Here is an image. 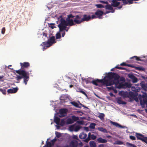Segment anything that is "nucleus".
<instances>
[{"label": "nucleus", "mask_w": 147, "mask_h": 147, "mask_svg": "<svg viewBox=\"0 0 147 147\" xmlns=\"http://www.w3.org/2000/svg\"><path fill=\"white\" fill-rule=\"evenodd\" d=\"M136 68L139 70L143 71L145 70L144 69V68L140 67H136Z\"/></svg>", "instance_id": "nucleus-44"}, {"label": "nucleus", "mask_w": 147, "mask_h": 147, "mask_svg": "<svg viewBox=\"0 0 147 147\" xmlns=\"http://www.w3.org/2000/svg\"><path fill=\"white\" fill-rule=\"evenodd\" d=\"M116 100L117 102L119 104L125 105L126 104L125 102L121 100L120 97L116 98Z\"/></svg>", "instance_id": "nucleus-19"}, {"label": "nucleus", "mask_w": 147, "mask_h": 147, "mask_svg": "<svg viewBox=\"0 0 147 147\" xmlns=\"http://www.w3.org/2000/svg\"><path fill=\"white\" fill-rule=\"evenodd\" d=\"M129 138L132 140H136V138L135 137L133 136H130Z\"/></svg>", "instance_id": "nucleus-50"}, {"label": "nucleus", "mask_w": 147, "mask_h": 147, "mask_svg": "<svg viewBox=\"0 0 147 147\" xmlns=\"http://www.w3.org/2000/svg\"><path fill=\"white\" fill-rule=\"evenodd\" d=\"M87 134L84 132H82L81 133L79 136V137L81 139H85L87 137Z\"/></svg>", "instance_id": "nucleus-22"}, {"label": "nucleus", "mask_w": 147, "mask_h": 147, "mask_svg": "<svg viewBox=\"0 0 147 147\" xmlns=\"http://www.w3.org/2000/svg\"><path fill=\"white\" fill-rule=\"evenodd\" d=\"M129 144L131 146H132L133 147H137V146H136L133 144Z\"/></svg>", "instance_id": "nucleus-64"}, {"label": "nucleus", "mask_w": 147, "mask_h": 147, "mask_svg": "<svg viewBox=\"0 0 147 147\" xmlns=\"http://www.w3.org/2000/svg\"><path fill=\"white\" fill-rule=\"evenodd\" d=\"M97 129L99 131L103 132L104 133H106L107 132V130L102 127H98Z\"/></svg>", "instance_id": "nucleus-29"}, {"label": "nucleus", "mask_w": 147, "mask_h": 147, "mask_svg": "<svg viewBox=\"0 0 147 147\" xmlns=\"http://www.w3.org/2000/svg\"><path fill=\"white\" fill-rule=\"evenodd\" d=\"M91 133H89L88 134V137L84 140L85 142L87 143L90 140V137L91 136Z\"/></svg>", "instance_id": "nucleus-28"}, {"label": "nucleus", "mask_w": 147, "mask_h": 147, "mask_svg": "<svg viewBox=\"0 0 147 147\" xmlns=\"http://www.w3.org/2000/svg\"><path fill=\"white\" fill-rule=\"evenodd\" d=\"M139 99L140 100V103L142 105H144V104L147 102V95L146 93H143L142 96L140 94L139 96Z\"/></svg>", "instance_id": "nucleus-6"}, {"label": "nucleus", "mask_w": 147, "mask_h": 147, "mask_svg": "<svg viewBox=\"0 0 147 147\" xmlns=\"http://www.w3.org/2000/svg\"><path fill=\"white\" fill-rule=\"evenodd\" d=\"M80 18L79 15L73 16L72 14L67 15L66 18L67 26H71L76 24H79L78 19Z\"/></svg>", "instance_id": "nucleus-3"}, {"label": "nucleus", "mask_w": 147, "mask_h": 147, "mask_svg": "<svg viewBox=\"0 0 147 147\" xmlns=\"http://www.w3.org/2000/svg\"><path fill=\"white\" fill-rule=\"evenodd\" d=\"M55 37L54 36L51 37L48 40L49 43V45L48 46H47L46 47L48 48L50 47L54 43L56 42H55Z\"/></svg>", "instance_id": "nucleus-10"}, {"label": "nucleus", "mask_w": 147, "mask_h": 147, "mask_svg": "<svg viewBox=\"0 0 147 147\" xmlns=\"http://www.w3.org/2000/svg\"><path fill=\"white\" fill-rule=\"evenodd\" d=\"M105 9H108L110 10H111V11L112 13H114L115 10H113V8L111 5H110L109 4L108 5H107L105 6Z\"/></svg>", "instance_id": "nucleus-20"}, {"label": "nucleus", "mask_w": 147, "mask_h": 147, "mask_svg": "<svg viewBox=\"0 0 147 147\" xmlns=\"http://www.w3.org/2000/svg\"><path fill=\"white\" fill-rule=\"evenodd\" d=\"M15 71L16 73L19 74L20 75L17 76V80H19L23 78L24 83L25 84V85H26L27 82L29 79V73L24 70L21 69L16 70Z\"/></svg>", "instance_id": "nucleus-2"}, {"label": "nucleus", "mask_w": 147, "mask_h": 147, "mask_svg": "<svg viewBox=\"0 0 147 147\" xmlns=\"http://www.w3.org/2000/svg\"><path fill=\"white\" fill-rule=\"evenodd\" d=\"M80 106H81V107H84L86 108H87V109L88 108L87 107H86L85 105H83L82 104H81L80 103Z\"/></svg>", "instance_id": "nucleus-60"}, {"label": "nucleus", "mask_w": 147, "mask_h": 147, "mask_svg": "<svg viewBox=\"0 0 147 147\" xmlns=\"http://www.w3.org/2000/svg\"><path fill=\"white\" fill-rule=\"evenodd\" d=\"M118 84H117L116 85L115 84V87H116V88H121L122 86L123 85V84H122L121 83L119 84V85Z\"/></svg>", "instance_id": "nucleus-36"}, {"label": "nucleus", "mask_w": 147, "mask_h": 147, "mask_svg": "<svg viewBox=\"0 0 147 147\" xmlns=\"http://www.w3.org/2000/svg\"><path fill=\"white\" fill-rule=\"evenodd\" d=\"M140 85L142 87L143 90L145 91H147V84H145V82L144 81H142L140 83Z\"/></svg>", "instance_id": "nucleus-16"}, {"label": "nucleus", "mask_w": 147, "mask_h": 147, "mask_svg": "<svg viewBox=\"0 0 147 147\" xmlns=\"http://www.w3.org/2000/svg\"><path fill=\"white\" fill-rule=\"evenodd\" d=\"M100 2L102 3H105V4H108V3L107 1H101Z\"/></svg>", "instance_id": "nucleus-61"}, {"label": "nucleus", "mask_w": 147, "mask_h": 147, "mask_svg": "<svg viewBox=\"0 0 147 147\" xmlns=\"http://www.w3.org/2000/svg\"><path fill=\"white\" fill-rule=\"evenodd\" d=\"M104 12L100 10H97L95 13V14L97 16V18L100 19L101 16L103 15Z\"/></svg>", "instance_id": "nucleus-13"}, {"label": "nucleus", "mask_w": 147, "mask_h": 147, "mask_svg": "<svg viewBox=\"0 0 147 147\" xmlns=\"http://www.w3.org/2000/svg\"><path fill=\"white\" fill-rule=\"evenodd\" d=\"M107 77L110 80L107 79V76H105L101 79H97L93 80L92 82L93 84L97 86L102 87L103 86H107L119 84L120 76L117 74L113 72L109 73L108 74Z\"/></svg>", "instance_id": "nucleus-1"}, {"label": "nucleus", "mask_w": 147, "mask_h": 147, "mask_svg": "<svg viewBox=\"0 0 147 147\" xmlns=\"http://www.w3.org/2000/svg\"><path fill=\"white\" fill-rule=\"evenodd\" d=\"M61 124L60 125H63L64 124L65 121L63 120H61Z\"/></svg>", "instance_id": "nucleus-59"}, {"label": "nucleus", "mask_w": 147, "mask_h": 147, "mask_svg": "<svg viewBox=\"0 0 147 147\" xmlns=\"http://www.w3.org/2000/svg\"><path fill=\"white\" fill-rule=\"evenodd\" d=\"M79 16L80 17V18L78 19L79 24L84 21H88L91 19V17L90 15H88L86 14L82 15V18H81V16L79 15Z\"/></svg>", "instance_id": "nucleus-5"}, {"label": "nucleus", "mask_w": 147, "mask_h": 147, "mask_svg": "<svg viewBox=\"0 0 147 147\" xmlns=\"http://www.w3.org/2000/svg\"><path fill=\"white\" fill-rule=\"evenodd\" d=\"M90 147H96V146L95 142L93 141H91L89 142Z\"/></svg>", "instance_id": "nucleus-26"}, {"label": "nucleus", "mask_w": 147, "mask_h": 147, "mask_svg": "<svg viewBox=\"0 0 147 147\" xmlns=\"http://www.w3.org/2000/svg\"><path fill=\"white\" fill-rule=\"evenodd\" d=\"M96 18H97V16L96 15L95 16L94 15H92L91 17V18H92V19Z\"/></svg>", "instance_id": "nucleus-56"}, {"label": "nucleus", "mask_w": 147, "mask_h": 147, "mask_svg": "<svg viewBox=\"0 0 147 147\" xmlns=\"http://www.w3.org/2000/svg\"><path fill=\"white\" fill-rule=\"evenodd\" d=\"M115 68L117 69H119L121 70H126V69L125 68L121 67H118L117 66H116L115 67Z\"/></svg>", "instance_id": "nucleus-45"}, {"label": "nucleus", "mask_w": 147, "mask_h": 147, "mask_svg": "<svg viewBox=\"0 0 147 147\" xmlns=\"http://www.w3.org/2000/svg\"><path fill=\"white\" fill-rule=\"evenodd\" d=\"M82 127L80 125H77L76 126L75 125L74 131L76 132L78 131Z\"/></svg>", "instance_id": "nucleus-30"}, {"label": "nucleus", "mask_w": 147, "mask_h": 147, "mask_svg": "<svg viewBox=\"0 0 147 147\" xmlns=\"http://www.w3.org/2000/svg\"><path fill=\"white\" fill-rule=\"evenodd\" d=\"M72 138L76 139L77 140L80 141V140L78 138V137L77 135H73L72 136Z\"/></svg>", "instance_id": "nucleus-43"}, {"label": "nucleus", "mask_w": 147, "mask_h": 147, "mask_svg": "<svg viewBox=\"0 0 147 147\" xmlns=\"http://www.w3.org/2000/svg\"><path fill=\"white\" fill-rule=\"evenodd\" d=\"M96 6L97 7V8H104V6L103 5L101 4H97L96 5Z\"/></svg>", "instance_id": "nucleus-37"}, {"label": "nucleus", "mask_w": 147, "mask_h": 147, "mask_svg": "<svg viewBox=\"0 0 147 147\" xmlns=\"http://www.w3.org/2000/svg\"><path fill=\"white\" fill-rule=\"evenodd\" d=\"M126 66H127L128 67H134V66L133 65H131L130 64H127Z\"/></svg>", "instance_id": "nucleus-58"}, {"label": "nucleus", "mask_w": 147, "mask_h": 147, "mask_svg": "<svg viewBox=\"0 0 147 147\" xmlns=\"http://www.w3.org/2000/svg\"><path fill=\"white\" fill-rule=\"evenodd\" d=\"M109 95L111 97L115 96V95H114V94L111 92L109 93Z\"/></svg>", "instance_id": "nucleus-62"}, {"label": "nucleus", "mask_w": 147, "mask_h": 147, "mask_svg": "<svg viewBox=\"0 0 147 147\" xmlns=\"http://www.w3.org/2000/svg\"><path fill=\"white\" fill-rule=\"evenodd\" d=\"M111 1L113 3L111 4V5L114 7H117L120 4L119 2H117V1H116V0H113Z\"/></svg>", "instance_id": "nucleus-18"}, {"label": "nucleus", "mask_w": 147, "mask_h": 147, "mask_svg": "<svg viewBox=\"0 0 147 147\" xmlns=\"http://www.w3.org/2000/svg\"><path fill=\"white\" fill-rule=\"evenodd\" d=\"M122 1H123V3L124 5H126L128 3V2L127 0H123Z\"/></svg>", "instance_id": "nucleus-52"}, {"label": "nucleus", "mask_w": 147, "mask_h": 147, "mask_svg": "<svg viewBox=\"0 0 147 147\" xmlns=\"http://www.w3.org/2000/svg\"><path fill=\"white\" fill-rule=\"evenodd\" d=\"M0 91L2 92L4 94H5L6 93V92L5 89L2 88H0Z\"/></svg>", "instance_id": "nucleus-38"}, {"label": "nucleus", "mask_w": 147, "mask_h": 147, "mask_svg": "<svg viewBox=\"0 0 147 147\" xmlns=\"http://www.w3.org/2000/svg\"><path fill=\"white\" fill-rule=\"evenodd\" d=\"M128 77L131 79L132 82L134 83H135L137 82L138 79L133 74H129L128 75Z\"/></svg>", "instance_id": "nucleus-11"}, {"label": "nucleus", "mask_w": 147, "mask_h": 147, "mask_svg": "<svg viewBox=\"0 0 147 147\" xmlns=\"http://www.w3.org/2000/svg\"><path fill=\"white\" fill-rule=\"evenodd\" d=\"M20 64L21 68L22 69L25 68H27L30 66V64L28 62H25L23 63H20Z\"/></svg>", "instance_id": "nucleus-14"}, {"label": "nucleus", "mask_w": 147, "mask_h": 147, "mask_svg": "<svg viewBox=\"0 0 147 147\" xmlns=\"http://www.w3.org/2000/svg\"><path fill=\"white\" fill-rule=\"evenodd\" d=\"M75 124L72 125L70 126L69 127V128L71 130H74V128H75Z\"/></svg>", "instance_id": "nucleus-40"}, {"label": "nucleus", "mask_w": 147, "mask_h": 147, "mask_svg": "<svg viewBox=\"0 0 147 147\" xmlns=\"http://www.w3.org/2000/svg\"><path fill=\"white\" fill-rule=\"evenodd\" d=\"M78 142L77 140H73L70 143L69 147H77L78 146Z\"/></svg>", "instance_id": "nucleus-12"}, {"label": "nucleus", "mask_w": 147, "mask_h": 147, "mask_svg": "<svg viewBox=\"0 0 147 147\" xmlns=\"http://www.w3.org/2000/svg\"><path fill=\"white\" fill-rule=\"evenodd\" d=\"M96 125V124L95 123H91L89 125V127L91 129H94L95 128V126Z\"/></svg>", "instance_id": "nucleus-32"}, {"label": "nucleus", "mask_w": 147, "mask_h": 147, "mask_svg": "<svg viewBox=\"0 0 147 147\" xmlns=\"http://www.w3.org/2000/svg\"><path fill=\"white\" fill-rule=\"evenodd\" d=\"M105 114L103 113H100L98 117L101 119H103L104 117H105Z\"/></svg>", "instance_id": "nucleus-35"}, {"label": "nucleus", "mask_w": 147, "mask_h": 147, "mask_svg": "<svg viewBox=\"0 0 147 147\" xmlns=\"http://www.w3.org/2000/svg\"><path fill=\"white\" fill-rule=\"evenodd\" d=\"M71 104L75 107L77 108H81V107L80 106V104H79L77 102L75 101H73L71 102Z\"/></svg>", "instance_id": "nucleus-24"}, {"label": "nucleus", "mask_w": 147, "mask_h": 147, "mask_svg": "<svg viewBox=\"0 0 147 147\" xmlns=\"http://www.w3.org/2000/svg\"><path fill=\"white\" fill-rule=\"evenodd\" d=\"M18 89L17 87L9 89L7 90V92L9 93H15L17 92Z\"/></svg>", "instance_id": "nucleus-15"}, {"label": "nucleus", "mask_w": 147, "mask_h": 147, "mask_svg": "<svg viewBox=\"0 0 147 147\" xmlns=\"http://www.w3.org/2000/svg\"><path fill=\"white\" fill-rule=\"evenodd\" d=\"M56 39H60L61 37L60 33L59 32H58L56 34Z\"/></svg>", "instance_id": "nucleus-33"}, {"label": "nucleus", "mask_w": 147, "mask_h": 147, "mask_svg": "<svg viewBox=\"0 0 147 147\" xmlns=\"http://www.w3.org/2000/svg\"><path fill=\"white\" fill-rule=\"evenodd\" d=\"M115 144H119V145H121L123 144V143L121 141L119 140H118L116 141L115 143Z\"/></svg>", "instance_id": "nucleus-39"}, {"label": "nucleus", "mask_w": 147, "mask_h": 147, "mask_svg": "<svg viewBox=\"0 0 147 147\" xmlns=\"http://www.w3.org/2000/svg\"><path fill=\"white\" fill-rule=\"evenodd\" d=\"M127 64L123 62L121 63L120 65L121 66H127Z\"/></svg>", "instance_id": "nucleus-54"}, {"label": "nucleus", "mask_w": 147, "mask_h": 147, "mask_svg": "<svg viewBox=\"0 0 147 147\" xmlns=\"http://www.w3.org/2000/svg\"><path fill=\"white\" fill-rule=\"evenodd\" d=\"M67 111L68 110L67 109H61L59 110V115L58 116L60 117H65L67 115Z\"/></svg>", "instance_id": "nucleus-9"}, {"label": "nucleus", "mask_w": 147, "mask_h": 147, "mask_svg": "<svg viewBox=\"0 0 147 147\" xmlns=\"http://www.w3.org/2000/svg\"><path fill=\"white\" fill-rule=\"evenodd\" d=\"M129 4H131L133 3V0H127Z\"/></svg>", "instance_id": "nucleus-51"}, {"label": "nucleus", "mask_w": 147, "mask_h": 147, "mask_svg": "<svg viewBox=\"0 0 147 147\" xmlns=\"http://www.w3.org/2000/svg\"><path fill=\"white\" fill-rule=\"evenodd\" d=\"M97 141L99 143H106L107 142V140L101 137H99L97 139Z\"/></svg>", "instance_id": "nucleus-17"}, {"label": "nucleus", "mask_w": 147, "mask_h": 147, "mask_svg": "<svg viewBox=\"0 0 147 147\" xmlns=\"http://www.w3.org/2000/svg\"><path fill=\"white\" fill-rule=\"evenodd\" d=\"M125 85L128 88H130L131 86V84H128V83H125Z\"/></svg>", "instance_id": "nucleus-47"}, {"label": "nucleus", "mask_w": 147, "mask_h": 147, "mask_svg": "<svg viewBox=\"0 0 147 147\" xmlns=\"http://www.w3.org/2000/svg\"><path fill=\"white\" fill-rule=\"evenodd\" d=\"M96 138V136L94 134H92L90 137V139H92L93 140H95Z\"/></svg>", "instance_id": "nucleus-42"}, {"label": "nucleus", "mask_w": 147, "mask_h": 147, "mask_svg": "<svg viewBox=\"0 0 147 147\" xmlns=\"http://www.w3.org/2000/svg\"><path fill=\"white\" fill-rule=\"evenodd\" d=\"M5 28H3L2 29V31H1V33L2 34H4L5 32Z\"/></svg>", "instance_id": "nucleus-55"}, {"label": "nucleus", "mask_w": 147, "mask_h": 147, "mask_svg": "<svg viewBox=\"0 0 147 147\" xmlns=\"http://www.w3.org/2000/svg\"><path fill=\"white\" fill-rule=\"evenodd\" d=\"M84 80L85 81L86 83L87 84L88 83H92L93 84V83H92V81H93V80H93L92 82H91L90 81V80L89 79H84Z\"/></svg>", "instance_id": "nucleus-41"}, {"label": "nucleus", "mask_w": 147, "mask_h": 147, "mask_svg": "<svg viewBox=\"0 0 147 147\" xmlns=\"http://www.w3.org/2000/svg\"><path fill=\"white\" fill-rule=\"evenodd\" d=\"M56 136L58 138H59L61 136V134L59 132H57L56 133Z\"/></svg>", "instance_id": "nucleus-49"}, {"label": "nucleus", "mask_w": 147, "mask_h": 147, "mask_svg": "<svg viewBox=\"0 0 147 147\" xmlns=\"http://www.w3.org/2000/svg\"><path fill=\"white\" fill-rule=\"evenodd\" d=\"M71 119L70 118H68L66 121V123L67 124H70L74 123L75 121H78L79 119V117H76L74 115L71 116Z\"/></svg>", "instance_id": "nucleus-7"}, {"label": "nucleus", "mask_w": 147, "mask_h": 147, "mask_svg": "<svg viewBox=\"0 0 147 147\" xmlns=\"http://www.w3.org/2000/svg\"><path fill=\"white\" fill-rule=\"evenodd\" d=\"M107 88L108 90H113L115 93L117 92V91L116 89V87L113 86H111L110 87H107Z\"/></svg>", "instance_id": "nucleus-27"}, {"label": "nucleus", "mask_w": 147, "mask_h": 147, "mask_svg": "<svg viewBox=\"0 0 147 147\" xmlns=\"http://www.w3.org/2000/svg\"><path fill=\"white\" fill-rule=\"evenodd\" d=\"M110 122L113 125L115 126L116 127H119L121 128H123L124 127L123 126L117 123L113 122L111 120H110Z\"/></svg>", "instance_id": "nucleus-21"}, {"label": "nucleus", "mask_w": 147, "mask_h": 147, "mask_svg": "<svg viewBox=\"0 0 147 147\" xmlns=\"http://www.w3.org/2000/svg\"><path fill=\"white\" fill-rule=\"evenodd\" d=\"M46 144H47V146L48 147H51V144L50 142H47V141L46 142Z\"/></svg>", "instance_id": "nucleus-48"}, {"label": "nucleus", "mask_w": 147, "mask_h": 147, "mask_svg": "<svg viewBox=\"0 0 147 147\" xmlns=\"http://www.w3.org/2000/svg\"><path fill=\"white\" fill-rule=\"evenodd\" d=\"M42 35L44 36H45V37L47 36V34L46 33H45V32H43L42 33Z\"/></svg>", "instance_id": "nucleus-63"}, {"label": "nucleus", "mask_w": 147, "mask_h": 147, "mask_svg": "<svg viewBox=\"0 0 147 147\" xmlns=\"http://www.w3.org/2000/svg\"><path fill=\"white\" fill-rule=\"evenodd\" d=\"M135 59L136 61H141V60L140 59V58L137 56H134L130 58V59Z\"/></svg>", "instance_id": "nucleus-34"}, {"label": "nucleus", "mask_w": 147, "mask_h": 147, "mask_svg": "<svg viewBox=\"0 0 147 147\" xmlns=\"http://www.w3.org/2000/svg\"><path fill=\"white\" fill-rule=\"evenodd\" d=\"M131 89L132 91H135V92H139L140 90V88L139 87L135 88V87H132Z\"/></svg>", "instance_id": "nucleus-31"}, {"label": "nucleus", "mask_w": 147, "mask_h": 147, "mask_svg": "<svg viewBox=\"0 0 147 147\" xmlns=\"http://www.w3.org/2000/svg\"><path fill=\"white\" fill-rule=\"evenodd\" d=\"M136 136L138 140H140L147 144V137L139 133H136Z\"/></svg>", "instance_id": "nucleus-8"}, {"label": "nucleus", "mask_w": 147, "mask_h": 147, "mask_svg": "<svg viewBox=\"0 0 147 147\" xmlns=\"http://www.w3.org/2000/svg\"><path fill=\"white\" fill-rule=\"evenodd\" d=\"M58 19H60V23L58 25V27L59 29L60 32L63 31V30L65 29V26H67V20L62 18V16H61L59 17Z\"/></svg>", "instance_id": "nucleus-4"}, {"label": "nucleus", "mask_w": 147, "mask_h": 147, "mask_svg": "<svg viewBox=\"0 0 147 147\" xmlns=\"http://www.w3.org/2000/svg\"><path fill=\"white\" fill-rule=\"evenodd\" d=\"M56 140H57V139L56 138H55V139L52 140L51 141V142L53 144L56 141Z\"/></svg>", "instance_id": "nucleus-53"}, {"label": "nucleus", "mask_w": 147, "mask_h": 147, "mask_svg": "<svg viewBox=\"0 0 147 147\" xmlns=\"http://www.w3.org/2000/svg\"><path fill=\"white\" fill-rule=\"evenodd\" d=\"M76 91L78 92L81 93L86 96H87V95L84 91V89L80 88H78L77 89Z\"/></svg>", "instance_id": "nucleus-23"}, {"label": "nucleus", "mask_w": 147, "mask_h": 147, "mask_svg": "<svg viewBox=\"0 0 147 147\" xmlns=\"http://www.w3.org/2000/svg\"><path fill=\"white\" fill-rule=\"evenodd\" d=\"M42 44L44 45H46V47L47 46H48L49 45V43L48 41L47 42H42Z\"/></svg>", "instance_id": "nucleus-46"}, {"label": "nucleus", "mask_w": 147, "mask_h": 147, "mask_svg": "<svg viewBox=\"0 0 147 147\" xmlns=\"http://www.w3.org/2000/svg\"><path fill=\"white\" fill-rule=\"evenodd\" d=\"M98 147H105V145L103 144H100L98 145Z\"/></svg>", "instance_id": "nucleus-57"}, {"label": "nucleus", "mask_w": 147, "mask_h": 147, "mask_svg": "<svg viewBox=\"0 0 147 147\" xmlns=\"http://www.w3.org/2000/svg\"><path fill=\"white\" fill-rule=\"evenodd\" d=\"M60 121V119L59 117L57 116H55L54 121L56 124L57 125H59Z\"/></svg>", "instance_id": "nucleus-25"}]
</instances>
